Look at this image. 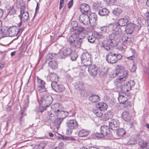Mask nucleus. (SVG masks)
Segmentation results:
<instances>
[{
    "instance_id": "nucleus-1",
    "label": "nucleus",
    "mask_w": 149,
    "mask_h": 149,
    "mask_svg": "<svg viewBox=\"0 0 149 149\" xmlns=\"http://www.w3.org/2000/svg\"><path fill=\"white\" fill-rule=\"evenodd\" d=\"M71 24L72 35L70 37V42L73 47L79 48L83 40V38L80 37V34L85 29L81 26H78L77 22H73Z\"/></svg>"
},
{
    "instance_id": "nucleus-2",
    "label": "nucleus",
    "mask_w": 149,
    "mask_h": 149,
    "mask_svg": "<svg viewBox=\"0 0 149 149\" xmlns=\"http://www.w3.org/2000/svg\"><path fill=\"white\" fill-rule=\"evenodd\" d=\"M120 35L118 32L113 33L109 36L106 43H102L101 47L107 50L110 49L111 47H116L118 43V38Z\"/></svg>"
},
{
    "instance_id": "nucleus-3",
    "label": "nucleus",
    "mask_w": 149,
    "mask_h": 149,
    "mask_svg": "<svg viewBox=\"0 0 149 149\" xmlns=\"http://www.w3.org/2000/svg\"><path fill=\"white\" fill-rule=\"evenodd\" d=\"M122 57V56L121 54H116L113 51H112L107 54L106 59L109 63H114L121 59Z\"/></svg>"
},
{
    "instance_id": "nucleus-4",
    "label": "nucleus",
    "mask_w": 149,
    "mask_h": 149,
    "mask_svg": "<svg viewBox=\"0 0 149 149\" xmlns=\"http://www.w3.org/2000/svg\"><path fill=\"white\" fill-rule=\"evenodd\" d=\"M52 96L47 93H44L42 95L40 99L41 105L45 107L49 106L53 102Z\"/></svg>"
},
{
    "instance_id": "nucleus-5",
    "label": "nucleus",
    "mask_w": 149,
    "mask_h": 149,
    "mask_svg": "<svg viewBox=\"0 0 149 149\" xmlns=\"http://www.w3.org/2000/svg\"><path fill=\"white\" fill-rule=\"evenodd\" d=\"M91 56V54L88 52L84 53L81 55V59L82 66H88L92 64Z\"/></svg>"
},
{
    "instance_id": "nucleus-6",
    "label": "nucleus",
    "mask_w": 149,
    "mask_h": 149,
    "mask_svg": "<svg viewBox=\"0 0 149 149\" xmlns=\"http://www.w3.org/2000/svg\"><path fill=\"white\" fill-rule=\"evenodd\" d=\"M66 124L68 129L67 130V132L68 134L72 133L73 130L77 129L78 127V124L75 119L69 120L66 123Z\"/></svg>"
},
{
    "instance_id": "nucleus-7",
    "label": "nucleus",
    "mask_w": 149,
    "mask_h": 149,
    "mask_svg": "<svg viewBox=\"0 0 149 149\" xmlns=\"http://www.w3.org/2000/svg\"><path fill=\"white\" fill-rule=\"evenodd\" d=\"M127 72L126 71H124L123 74L120 75V77L115 81L114 84L116 88H121L122 85L125 81L127 77Z\"/></svg>"
},
{
    "instance_id": "nucleus-8",
    "label": "nucleus",
    "mask_w": 149,
    "mask_h": 149,
    "mask_svg": "<svg viewBox=\"0 0 149 149\" xmlns=\"http://www.w3.org/2000/svg\"><path fill=\"white\" fill-rule=\"evenodd\" d=\"M19 5L21 6L20 14L19 17L21 21L25 22L29 19V14L25 11V6L22 5L21 3H19Z\"/></svg>"
},
{
    "instance_id": "nucleus-9",
    "label": "nucleus",
    "mask_w": 149,
    "mask_h": 149,
    "mask_svg": "<svg viewBox=\"0 0 149 149\" xmlns=\"http://www.w3.org/2000/svg\"><path fill=\"white\" fill-rule=\"evenodd\" d=\"M51 85L53 90L58 93L61 92L65 90L64 86L61 84H58L57 82L52 83Z\"/></svg>"
},
{
    "instance_id": "nucleus-10",
    "label": "nucleus",
    "mask_w": 149,
    "mask_h": 149,
    "mask_svg": "<svg viewBox=\"0 0 149 149\" xmlns=\"http://www.w3.org/2000/svg\"><path fill=\"white\" fill-rule=\"evenodd\" d=\"M109 125L112 130H116L119 124V122L117 119L113 118L110 120L109 122Z\"/></svg>"
},
{
    "instance_id": "nucleus-11",
    "label": "nucleus",
    "mask_w": 149,
    "mask_h": 149,
    "mask_svg": "<svg viewBox=\"0 0 149 149\" xmlns=\"http://www.w3.org/2000/svg\"><path fill=\"white\" fill-rule=\"evenodd\" d=\"M37 80L39 84L37 88L38 91L40 93L45 92L46 90L45 87V82L39 78L38 77H37Z\"/></svg>"
},
{
    "instance_id": "nucleus-12",
    "label": "nucleus",
    "mask_w": 149,
    "mask_h": 149,
    "mask_svg": "<svg viewBox=\"0 0 149 149\" xmlns=\"http://www.w3.org/2000/svg\"><path fill=\"white\" fill-rule=\"evenodd\" d=\"M79 21L84 25H86L88 24L89 15L88 14H82L79 16Z\"/></svg>"
},
{
    "instance_id": "nucleus-13",
    "label": "nucleus",
    "mask_w": 149,
    "mask_h": 149,
    "mask_svg": "<svg viewBox=\"0 0 149 149\" xmlns=\"http://www.w3.org/2000/svg\"><path fill=\"white\" fill-rule=\"evenodd\" d=\"M130 18L129 16H125L124 18H122L119 19L118 20L116 24L118 26H125L129 22Z\"/></svg>"
},
{
    "instance_id": "nucleus-14",
    "label": "nucleus",
    "mask_w": 149,
    "mask_h": 149,
    "mask_svg": "<svg viewBox=\"0 0 149 149\" xmlns=\"http://www.w3.org/2000/svg\"><path fill=\"white\" fill-rule=\"evenodd\" d=\"M89 66L88 71L90 74L93 77H95L97 73V68L95 65H91Z\"/></svg>"
},
{
    "instance_id": "nucleus-15",
    "label": "nucleus",
    "mask_w": 149,
    "mask_h": 149,
    "mask_svg": "<svg viewBox=\"0 0 149 149\" xmlns=\"http://www.w3.org/2000/svg\"><path fill=\"white\" fill-rule=\"evenodd\" d=\"M97 17L94 14H89V15L88 24L93 26H95L97 24Z\"/></svg>"
},
{
    "instance_id": "nucleus-16",
    "label": "nucleus",
    "mask_w": 149,
    "mask_h": 149,
    "mask_svg": "<svg viewBox=\"0 0 149 149\" xmlns=\"http://www.w3.org/2000/svg\"><path fill=\"white\" fill-rule=\"evenodd\" d=\"M101 132L105 136H109L111 134L110 129L108 126L103 125L101 127Z\"/></svg>"
},
{
    "instance_id": "nucleus-17",
    "label": "nucleus",
    "mask_w": 149,
    "mask_h": 149,
    "mask_svg": "<svg viewBox=\"0 0 149 149\" xmlns=\"http://www.w3.org/2000/svg\"><path fill=\"white\" fill-rule=\"evenodd\" d=\"M17 27L15 26L10 27L8 29L9 36L12 37L17 36L18 32L17 33Z\"/></svg>"
},
{
    "instance_id": "nucleus-18",
    "label": "nucleus",
    "mask_w": 149,
    "mask_h": 149,
    "mask_svg": "<svg viewBox=\"0 0 149 149\" xmlns=\"http://www.w3.org/2000/svg\"><path fill=\"white\" fill-rule=\"evenodd\" d=\"M90 7L87 4L83 3L80 6V10L82 14L88 13L89 12Z\"/></svg>"
},
{
    "instance_id": "nucleus-19",
    "label": "nucleus",
    "mask_w": 149,
    "mask_h": 149,
    "mask_svg": "<svg viewBox=\"0 0 149 149\" xmlns=\"http://www.w3.org/2000/svg\"><path fill=\"white\" fill-rule=\"evenodd\" d=\"M126 31L127 33L131 34L134 29V25L132 23H129L126 26Z\"/></svg>"
},
{
    "instance_id": "nucleus-20",
    "label": "nucleus",
    "mask_w": 149,
    "mask_h": 149,
    "mask_svg": "<svg viewBox=\"0 0 149 149\" xmlns=\"http://www.w3.org/2000/svg\"><path fill=\"white\" fill-rule=\"evenodd\" d=\"M84 84L82 81H78L76 82L75 87L77 89L83 91L84 90L85 88Z\"/></svg>"
},
{
    "instance_id": "nucleus-21",
    "label": "nucleus",
    "mask_w": 149,
    "mask_h": 149,
    "mask_svg": "<svg viewBox=\"0 0 149 149\" xmlns=\"http://www.w3.org/2000/svg\"><path fill=\"white\" fill-rule=\"evenodd\" d=\"M68 113L65 111H61V110L57 112V118L63 120L66 117Z\"/></svg>"
},
{
    "instance_id": "nucleus-22",
    "label": "nucleus",
    "mask_w": 149,
    "mask_h": 149,
    "mask_svg": "<svg viewBox=\"0 0 149 149\" xmlns=\"http://www.w3.org/2000/svg\"><path fill=\"white\" fill-rule=\"evenodd\" d=\"M128 99L127 95L125 94H121V93H119V97L118 98V100L120 103L123 104Z\"/></svg>"
},
{
    "instance_id": "nucleus-23",
    "label": "nucleus",
    "mask_w": 149,
    "mask_h": 149,
    "mask_svg": "<svg viewBox=\"0 0 149 149\" xmlns=\"http://www.w3.org/2000/svg\"><path fill=\"white\" fill-rule=\"evenodd\" d=\"M57 113L53 111L48 112V114L49 116V120L52 122L54 121L57 117Z\"/></svg>"
},
{
    "instance_id": "nucleus-24",
    "label": "nucleus",
    "mask_w": 149,
    "mask_h": 149,
    "mask_svg": "<svg viewBox=\"0 0 149 149\" xmlns=\"http://www.w3.org/2000/svg\"><path fill=\"white\" fill-rule=\"evenodd\" d=\"M96 107L102 111L106 110L107 108V105L105 103L100 102L96 105Z\"/></svg>"
},
{
    "instance_id": "nucleus-25",
    "label": "nucleus",
    "mask_w": 149,
    "mask_h": 149,
    "mask_svg": "<svg viewBox=\"0 0 149 149\" xmlns=\"http://www.w3.org/2000/svg\"><path fill=\"white\" fill-rule=\"evenodd\" d=\"M50 80L53 82H57L58 81V77L57 75L54 73L51 72L49 76Z\"/></svg>"
},
{
    "instance_id": "nucleus-26",
    "label": "nucleus",
    "mask_w": 149,
    "mask_h": 149,
    "mask_svg": "<svg viewBox=\"0 0 149 149\" xmlns=\"http://www.w3.org/2000/svg\"><path fill=\"white\" fill-rule=\"evenodd\" d=\"M92 111L96 116L98 117H101L103 115L102 111L99 109H98L96 107L93 109Z\"/></svg>"
},
{
    "instance_id": "nucleus-27",
    "label": "nucleus",
    "mask_w": 149,
    "mask_h": 149,
    "mask_svg": "<svg viewBox=\"0 0 149 149\" xmlns=\"http://www.w3.org/2000/svg\"><path fill=\"white\" fill-rule=\"evenodd\" d=\"M109 13V10L108 9L104 8L100 10L98 13L100 16H104L107 15Z\"/></svg>"
},
{
    "instance_id": "nucleus-28",
    "label": "nucleus",
    "mask_w": 149,
    "mask_h": 149,
    "mask_svg": "<svg viewBox=\"0 0 149 149\" xmlns=\"http://www.w3.org/2000/svg\"><path fill=\"white\" fill-rule=\"evenodd\" d=\"M89 134L90 132L89 131L84 129H82L79 132L78 135L80 137H85Z\"/></svg>"
},
{
    "instance_id": "nucleus-29",
    "label": "nucleus",
    "mask_w": 149,
    "mask_h": 149,
    "mask_svg": "<svg viewBox=\"0 0 149 149\" xmlns=\"http://www.w3.org/2000/svg\"><path fill=\"white\" fill-rule=\"evenodd\" d=\"M126 131L123 128H120L117 130L116 135L118 138H121L123 135L125 134Z\"/></svg>"
},
{
    "instance_id": "nucleus-30",
    "label": "nucleus",
    "mask_w": 149,
    "mask_h": 149,
    "mask_svg": "<svg viewBox=\"0 0 149 149\" xmlns=\"http://www.w3.org/2000/svg\"><path fill=\"white\" fill-rule=\"evenodd\" d=\"M123 10L120 6L117 8H115L114 10H112L113 13L115 15L117 16H119L122 13Z\"/></svg>"
},
{
    "instance_id": "nucleus-31",
    "label": "nucleus",
    "mask_w": 149,
    "mask_h": 149,
    "mask_svg": "<svg viewBox=\"0 0 149 149\" xmlns=\"http://www.w3.org/2000/svg\"><path fill=\"white\" fill-rule=\"evenodd\" d=\"M60 105L59 104H55L52 106L51 107V110L50 111H53L54 112L57 113L61 110L60 109Z\"/></svg>"
},
{
    "instance_id": "nucleus-32",
    "label": "nucleus",
    "mask_w": 149,
    "mask_h": 149,
    "mask_svg": "<svg viewBox=\"0 0 149 149\" xmlns=\"http://www.w3.org/2000/svg\"><path fill=\"white\" fill-rule=\"evenodd\" d=\"M122 118L125 121H129L130 119L129 113L127 111H124L122 114Z\"/></svg>"
},
{
    "instance_id": "nucleus-33",
    "label": "nucleus",
    "mask_w": 149,
    "mask_h": 149,
    "mask_svg": "<svg viewBox=\"0 0 149 149\" xmlns=\"http://www.w3.org/2000/svg\"><path fill=\"white\" fill-rule=\"evenodd\" d=\"M109 26L111 31V32L113 31H115L114 32H119L118 31H117L118 29V25L116 24V23L110 24L109 25Z\"/></svg>"
},
{
    "instance_id": "nucleus-34",
    "label": "nucleus",
    "mask_w": 149,
    "mask_h": 149,
    "mask_svg": "<svg viewBox=\"0 0 149 149\" xmlns=\"http://www.w3.org/2000/svg\"><path fill=\"white\" fill-rule=\"evenodd\" d=\"M99 97L95 94L89 97V100L90 101L93 102H95L98 101L99 100Z\"/></svg>"
},
{
    "instance_id": "nucleus-35",
    "label": "nucleus",
    "mask_w": 149,
    "mask_h": 149,
    "mask_svg": "<svg viewBox=\"0 0 149 149\" xmlns=\"http://www.w3.org/2000/svg\"><path fill=\"white\" fill-rule=\"evenodd\" d=\"M72 52V51L70 48H67L63 51V54L64 56L62 58H65V56H69Z\"/></svg>"
},
{
    "instance_id": "nucleus-36",
    "label": "nucleus",
    "mask_w": 149,
    "mask_h": 149,
    "mask_svg": "<svg viewBox=\"0 0 149 149\" xmlns=\"http://www.w3.org/2000/svg\"><path fill=\"white\" fill-rule=\"evenodd\" d=\"M121 90L122 92L125 93L126 92H128L130 90V88H129L127 84H125L124 83L121 87Z\"/></svg>"
},
{
    "instance_id": "nucleus-37",
    "label": "nucleus",
    "mask_w": 149,
    "mask_h": 149,
    "mask_svg": "<svg viewBox=\"0 0 149 149\" xmlns=\"http://www.w3.org/2000/svg\"><path fill=\"white\" fill-rule=\"evenodd\" d=\"M46 144L43 142H41L39 144L36 145L34 146V149H43L45 146Z\"/></svg>"
},
{
    "instance_id": "nucleus-38",
    "label": "nucleus",
    "mask_w": 149,
    "mask_h": 149,
    "mask_svg": "<svg viewBox=\"0 0 149 149\" xmlns=\"http://www.w3.org/2000/svg\"><path fill=\"white\" fill-rule=\"evenodd\" d=\"M49 66L52 69H56L57 68L58 65L56 61L52 60L49 63Z\"/></svg>"
},
{
    "instance_id": "nucleus-39",
    "label": "nucleus",
    "mask_w": 149,
    "mask_h": 149,
    "mask_svg": "<svg viewBox=\"0 0 149 149\" xmlns=\"http://www.w3.org/2000/svg\"><path fill=\"white\" fill-rule=\"evenodd\" d=\"M116 72L118 73V74H120L122 72H123V74L124 72L123 71L124 70V67L122 65H118L116 68Z\"/></svg>"
},
{
    "instance_id": "nucleus-40",
    "label": "nucleus",
    "mask_w": 149,
    "mask_h": 149,
    "mask_svg": "<svg viewBox=\"0 0 149 149\" xmlns=\"http://www.w3.org/2000/svg\"><path fill=\"white\" fill-rule=\"evenodd\" d=\"M0 33L3 37L9 36L8 29L7 30L1 29L0 30Z\"/></svg>"
},
{
    "instance_id": "nucleus-41",
    "label": "nucleus",
    "mask_w": 149,
    "mask_h": 149,
    "mask_svg": "<svg viewBox=\"0 0 149 149\" xmlns=\"http://www.w3.org/2000/svg\"><path fill=\"white\" fill-rule=\"evenodd\" d=\"M63 120L59 118H57L56 119H55L54 121L52 122L56 126H58L60 125L62 121Z\"/></svg>"
},
{
    "instance_id": "nucleus-42",
    "label": "nucleus",
    "mask_w": 149,
    "mask_h": 149,
    "mask_svg": "<svg viewBox=\"0 0 149 149\" xmlns=\"http://www.w3.org/2000/svg\"><path fill=\"white\" fill-rule=\"evenodd\" d=\"M8 14L10 15H14L16 13V10L13 7L11 6L8 9Z\"/></svg>"
},
{
    "instance_id": "nucleus-43",
    "label": "nucleus",
    "mask_w": 149,
    "mask_h": 149,
    "mask_svg": "<svg viewBox=\"0 0 149 149\" xmlns=\"http://www.w3.org/2000/svg\"><path fill=\"white\" fill-rule=\"evenodd\" d=\"M139 144L140 146L142 148H146L148 146V143L143 141H139Z\"/></svg>"
},
{
    "instance_id": "nucleus-44",
    "label": "nucleus",
    "mask_w": 149,
    "mask_h": 149,
    "mask_svg": "<svg viewBox=\"0 0 149 149\" xmlns=\"http://www.w3.org/2000/svg\"><path fill=\"white\" fill-rule=\"evenodd\" d=\"M47 107H45L41 105V106L37 107L36 110V111L38 112H42L44 110L46 109V108Z\"/></svg>"
},
{
    "instance_id": "nucleus-45",
    "label": "nucleus",
    "mask_w": 149,
    "mask_h": 149,
    "mask_svg": "<svg viewBox=\"0 0 149 149\" xmlns=\"http://www.w3.org/2000/svg\"><path fill=\"white\" fill-rule=\"evenodd\" d=\"M137 142V140L133 138H131L130 139L128 142V145H134Z\"/></svg>"
},
{
    "instance_id": "nucleus-46",
    "label": "nucleus",
    "mask_w": 149,
    "mask_h": 149,
    "mask_svg": "<svg viewBox=\"0 0 149 149\" xmlns=\"http://www.w3.org/2000/svg\"><path fill=\"white\" fill-rule=\"evenodd\" d=\"M109 75L110 77L112 78H114L116 75L119 76V77H120V75H121L120 74H118V73L116 71L111 72L110 73Z\"/></svg>"
},
{
    "instance_id": "nucleus-47",
    "label": "nucleus",
    "mask_w": 149,
    "mask_h": 149,
    "mask_svg": "<svg viewBox=\"0 0 149 149\" xmlns=\"http://www.w3.org/2000/svg\"><path fill=\"white\" fill-rule=\"evenodd\" d=\"M127 86L129 88H130V90L132 87H133L135 84L133 80H130V81L127 82Z\"/></svg>"
},
{
    "instance_id": "nucleus-48",
    "label": "nucleus",
    "mask_w": 149,
    "mask_h": 149,
    "mask_svg": "<svg viewBox=\"0 0 149 149\" xmlns=\"http://www.w3.org/2000/svg\"><path fill=\"white\" fill-rule=\"evenodd\" d=\"M94 37L97 39H99L103 38V36L100 33L97 32L94 33Z\"/></svg>"
},
{
    "instance_id": "nucleus-49",
    "label": "nucleus",
    "mask_w": 149,
    "mask_h": 149,
    "mask_svg": "<svg viewBox=\"0 0 149 149\" xmlns=\"http://www.w3.org/2000/svg\"><path fill=\"white\" fill-rule=\"evenodd\" d=\"M105 115L107 119H109L111 118L113 116L112 113L110 111H108L107 113L106 114H105Z\"/></svg>"
},
{
    "instance_id": "nucleus-50",
    "label": "nucleus",
    "mask_w": 149,
    "mask_h": 149,
    "mask_svg": "<svg viewBox=\"0 0 149 149\" xmlns=\"http://www.w3.org/2000/svg\"><path fill=\"white\" fill-rule=\"evenodd\" d=\"M87 39L89 42L93 43L95 41V38L94 36H89L88 37Z\"/></svg>"
},
{
    "instance_id": "nucleus-51",
    "label": "nucleus",
    "mask_w": 149,
    "mask_h": 149,
    "mask_svg": "<svg viewBox=\"0 0 149 149\" xmlns=\"http://www.w3.org/2000/svg\"><path fill=\"white\" fill-rule=\"evenodd\" d=\"M29 97L27 96V98L26 100H25L24 101V107L25 108H26L29 105Z\"/></svg>"
},
{
    "instance_id": "nucleus-52",
    "label": "nucleus",
    "mask_w": 149,
    "mask_h": 149,
    "mask_svg": "<svg viewBox=\"0 0 149 149\" xmlns=\"http://www.w3.org/2000/svg\"><path fill=\"white\" fill-rule=\"evenodd\" d=\"M127 39V36H125L122 37V40L123 42V44L125 46H126Z\"/></svg>"
},
{
    "instance_id": "nucleus-53",
    "label": "nucleus",
    "mask_w": 149,
    "mask_h": 149,
    "mask_svg": "<svg viewBox=\"0 0 149 149\" xmlns=\"http://www.w3.org/2000/svg\"><path fill=\"white\" fill-rule=\"evenodd\" d=\"M123 105L124 107H130L131 106L130 102L127 100L123 104Z\"/></svg>"
},
{
    "instance_id": "nucleus-54",
    "label": "nucleus",
    "mask_w": 149,
    "mask_h": 149,
    "mask_svg": "<svg viewBox=\"0 0 149 149\" xmlns=\"http://www.w3.org/2000/svg\"><path fill=\"white\" fill-rule=\"evenodd\" d=\"M59 138L61 139H62L63 140H71V139L70 138L66 136H63L62 135H60V136L59 137Z\"/></svg>"
},
{
    "instance_id": "nucleus-55",
    "label": "nucleus",
    "mask_w": 149,
    "mask_h": 149,
    "mask_svg": "<svg viewBox=\"0 0 149 149\" xmlns=\"http://www.w3.org/2000/svg\"><path fill=\"white\" fill-rule=\"evenodd\" d=\"M95 136L98 138H101L104 137L105 136L102 133H96L95 134Z\"/></svg>"
},
{
    "instance_id": "nucleus-56",
    "label": "nucleus",
    "mask_w": 149,
    "mask_h": 149,
    "mask_svg": "<svg viewBox=\"0 0 149 149\" xmlns=\"http://www.w3.org/2000/svg\"><path fill=\"white\" fill-rule=\"evenodd\" d=\"M107 2L110 5H113L116 3V0H107Z\"/></svg>"
},
{
    "instance_id": "nucleus-57",
    "label": "nucleus",
    "mask_w": 149,
    "mask_h": 149,
    "mask_svg": "<svg viewBox=\"0 0 149 149\" xmlns=\"http://www.w3.org/2000/svg\"><path fill=\"white\" fill-rule=\"evenodd\" d=\"M53 58V56L52 54H49L47 56L46 59L48 60H51Z\"/></svg>"
},
{
    "instance_id": "nucleus-58",
    "label": "nucleus",
    "mask_w": 149,
    "mask_h": 149,
    "mask_svg": "<svg viewBox=\"0 0 149 149\" xmlns=\"http://www.w3.org/2000/svg\"><path fill=\"white\" fill-rule=\"evenodd\" d=\"M73 4V0H71L68 4V7L69 8H70Z\"/></svg>"
},
{
    "instance_id": "nucleus-59",
    "label": "nucleus",
    "mask_w": 149,
    "mask_h": 149,
    "mask_svg": "<svg viewBox=\"0 0 149 149\" xmlns=\"http://www.w3.org/2000/svg\"><path fill=\"white\" fill-rule=\"evenodd\" d=\"M136 68V65L134 64H133L132 65L131 68L130 69L131 72H134L135 71Z\"/></svg>"
},
{
    "instance_id": "nucleus-60",
    "label": "nucleus",
    "mask_w": 149,
    "mask_h": 149,
    "mask_svg": "<svg viewBox=\"0 0 149 149\" xmlns=\"http://www.w3.org/2000/svg\"><path fill=\"white\" fill-rule=\"evenodd\" d=\"M107 73V71L104 72L102 71L100 72V75L101 77H104L106 75Z\"/></svg>"
},
{
    "instance_id": "nucleus-61",
    "label": "nucleus",
    "mask_w": 149,
    "mask_h": 149,
    "mask_svg": "<svg viewBox=\"0 0 149 149\" xmlns=\"http://www.w3.org/2000/svg\"><path fill=\"white\" fill-rule=\"evenodd\" d=\"M127 36V39L126 40V45L129 44L130 43V42L132 41V38L130 37H129L128 36Z\"/></svg>"
},
{
    "instance_id": "nucleus-62",
    "label": "nucleus",
    "mask_w": 149,
    "mask_h": 149,
    "mask_svg": "<svg viewBox=\"0 0 149 149\" xmlns=\"http://www.w3.org/2000/svg\"><path fill=\"white\" fill-rule=\"evenodd\" d=\"M17 30H18L17 31V32H18V35H20L23 31V29L22 28H20L18 29V28H17Z\"/></svg>"
},
{
    "instance_id": "nucleus-63",
    "label": "nucleus",
    "mask_w": 149,
    "mask_h": 149,
    "mask_svg": "<svg viewBox=\"0 0 149 149\" xmlns=\"http://www.w3.org/2000/svg\"><path fill=\"white\" fill-rule=\"evenodd\" d=\"M101 31L103 33H105V31L106 30V26H103L101 28Z\"/></svg>"
},
{
    "instance_id": "nucleus-64",
    "label": "nucleus",
    "mask_w": 149,
    "mask_h": 149,
    "mask_svg": "<svg viewBox=\"0 0 149 149\" xmlns=\"http://www.w3.org/2000/svg\"><path fill=\"white\" fill-rule=\"evenodd\" d=\"M77 57V56L76 54H74V55L73 56H72L71 57V59L72 61H74L76 59Z\"/></svg>"
}]
</instances>
